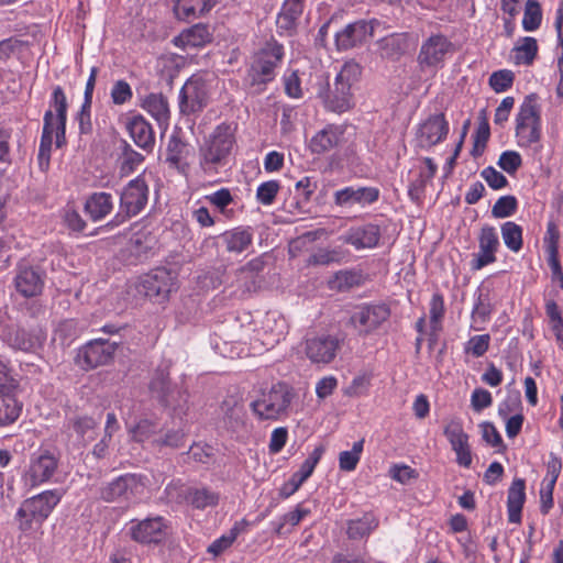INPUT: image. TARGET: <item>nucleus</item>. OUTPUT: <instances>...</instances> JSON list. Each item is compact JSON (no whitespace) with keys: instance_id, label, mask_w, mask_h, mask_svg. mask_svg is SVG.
I'll use <instances>...</instances> for the list:
<instances>
[{"instance_id":"f8f14e48","label":"nucleus","mask_w":563,"mask_h":563,"mask_svg":"<svg viewBox=\"0 0 563 563\" xmlns=\"http://www.w3.org/2000/svg\"><path fill=\"white\" fill-rule=\"evenodd\" d=\"M453 51L454 46L448 37L442 34L431 35L422 43L418 62L422 68H437Z\"/></svg>"},{"instance_id":"0e129e2a","label":"nucleus","mask_w":563,"mask_h":563,"mask_svg":"<svg viewBox=\"0 0 563 563\" xmlns=\"http://www.w3.org/2000/svg\"><path fill=\"white\" fill-rule=\"evenodd\" d=\"M280 186L277 180H268L262 183L256 190V199L264 206H269L274 202Z\"/></svg>"},{"instance_id":"bb28decb","label":"nucleus","mask_w":563,"mask_h":563,"mask_svg":"<svg viewBox=\"0 0 563 563\" xmlns=\"http://www.w3.org/2000/svg\"><path fill=\"white\" fill-rule=\"evenodd\" d=\"M67 98L60 86H55L49 99V109L56 113L54 123L56 125V145L59 147L65 142L66 120H67Z\"/></svg>"},{"instance_id":"de8ad7c7","label":"nucleus","mask_w":563,"mask_h":563,"mask_svg":"<svg viewBox=\"0 0 563 563\" xmlns=\"http://www.w3.org/2000/svg\"><path fill=\"white\" fill-rule=\"evenodd\" d=\"M542 22L541 5L537 0H527L525 5L522 27L527 32L538 30Z\"/></svg>"},{"instance_id":"ddd939ff","label":"nucleus","mask_w":563,"mask_h":563,"mask_svg":"<svg viewBox=\"0 0 563 563\" xmlns=\"http://www.w3.org/2000/svg\"><path fill=\"white\" fill-rule=\"evenodd\" d=\"M115 342L97 339L82 346L77 355V363L85 369L108 364L115 352Z\"/></svg>"},{"instance_id":"13d9d810","label":"nucleus","mask_w":563,"mask_h":563,"mask_svg":"<svg viewBox=\"0 0 563 563\" xmlns=\"http://www.w3.org/2000/svg\"><path fill=\"white\" fill-rule=\"evenodd\" d=\"M518 207V201L515 196H503L500 197L492 209V214L495 218H508L512 216Z\"/></svg>"},{"instance_id":"c03bdc74","label":"nucleus","mask_w":563,"mask_h":563,"mask_svg":"<svg viewBox=\"0 0 563 563\" xmlns=\"http://www.w3.org/2000/svg\"><path fill=\"white\" fill-rule=\"evenodd\" d=\"M21 412V405L8 394L0 391V426H8L14 422Z\"/></svg>"},{"instance_id":"9b49d317","label":"nucleus","mask_w":563,"mask_h":563,"mask_svg":"<svg viewBox=\"0 0 563 563\" xmlns=\"http://www.w3.org/2000/svg\"><path fill=\"white\" fill-rule=\"evenodd\" d=\"M58 459L49 451H41L33 454L30 464L23 475L26 485L35 487L48 482L55 474Z\"/></svg>"},{"instance_id":"e433bc0d","label":"nucleus","mask_w":563,"mask_h":563,"mask_svg":"<svg viewBox=\"0 0 563 563\" xmlns=\"http://www.w3.org/2000/svg\"><path fill=\"white\" fill-rule=\"evenodd\" d=\"M377 46L383 58L398 59L408 49V38L405 34H391L379 40Z\"/></svg>"},{"instance_id":"f03ea898","label":"nucleus","mask_w":563,"mask_h":563,"mask_svg":"<svg viewBox=\"0 0 563 563\" xmlns=\"http://www.w3.org/2000/svg\"><path fill=\"white\" fill-rule=\"evenodd\" d=\"M360 75V65L346 62L336 74L333 85L327 84L320 88L318 96L329 111L343 113L354 106L352 86L358 80Z\"/></svg>"},{"instance_id":"a18cd8bd","label":"nucleus","mask_w":563,"mask_h":563,"mask_svg":"<svg viewBox=\"0 0 563 563\" xmlns=\"http://www.w3.org/2000/svg\"><path fill=\"white\" fill-rule=\"evenodd\" d=\"M187 500L197 509L214 507L219 503V494L209 488H196L188 493Z\"/></svg>"},{"instance_id":"a19ab883","label":"nucleus","mask_w":563,"mask_h":563,"mask_svg":"<svg viewBox=\"0 0 563 563\" xmlns=\"http://www.w3.org/2000/svg\"><path fill=\"white\" fill-rule=\"evenodd\" d=\"M378 526V521L372 514H365L362 518L350 520L347 522V537L352 540H358L367 537Z\"/></svg>"},{"instance_id":"680f3d73","label":"nucleus","mask_w":563,"mask_h":563,"mask_svg":"<svg viewBox=\"0 0 563 563\" xmlns=\"http://www.w3.org/2000/svg\"><path fill=\"white\" fill-rule=\"evenodd\" d=\"M489 343V334L474 335L465 343L464 352L472 354L474 357H481L487 352Z\"/></svg>"},{"instance_id":"f257e3e1","label":"nucleus","mask_w":563,"mask_h":563,"mask_svg":"<svg viewBox=\"0 0 563 563\" xmlns=\"http://www.w3.org/2000/svg\"><path fill=\"white\" fill-rule=\"evenodd\" d=\"M236 130L235 123L221 122L205 134L198 146V163L206 175L214 176L230 164L238 143Z\"/></svg>"},{"instance_id":"052dcab7","label":"nucleus","mask_w":563,"mask_h":563,"mask_svg":"<svg viewBox=\"0 0 563 563\" xmlns=\"http://www.w3.org/2000/svg\"><path fill=\"white\" fill-rule=\"evenodd\" d=\"M185 443V433L183 430H168L164 435L154 438L152 444L155 448L168 446L177 449L183 446Z\"/></svg>"},{"instance_id":"4c0bfd02","label":"nucleus","mask_w":563,"mask_h":563,"mask_svg":"<svg viewBox=\"0 0 563 563\" xmlns=\"http://www.w3.org/2000/svg\"><path fill=\"white\" fill-rule=\"evenodd\" d=\"M113 208L112 196L108 192H95L85 203V210L93 221L108 216Z\"/></svg>"},{"instance_id":"cd10ccee","label":"nucleus","mask_w":563,"mask_h":563,"mask_svg":"<svg viewBox=\"0 0 563 563\" xmlns=\"http://www.w3.org/2000/svg\"><path fill=\"white\" fill-rule=\"evenodd\" d=\"M126 130L133 142L142 150L151 152L155 144L152 125L142 117L134 115L126 122Z\"/></svg>"},{"instance_id":"473e14b6","label":"nucleus","mask_w":563,"mask_h":563,"mask_svg":"<svg viewBox=\"0 0 563 563\" xmlns=\"http://www.w3.org/2000/svg\"><path fill=\"white\" fill-rule=\"evenodd\" d=\"M424 167L420 168L417 177L412 179L408 187V195L412 201H420L427 185L433 179L438 166L430 157L423 158Z\"/></svg>"},{"instance_id":"6e6552de","label":"nucleus","mask_w":563,"mask_h":563,"mask_svg":"<svg viewBox=\"0 0 563 563\" xmlns=\"http://www.w3.org/2000/svg\"><path fill=\"white\" fill-rule=\"evenodd\" d=\"M210 99L209 80L201 74L192 75L179 92V110L189 115L202 111Z\"/></svg>"},{"instance_id":"f704fd0d","label":"nucleus","mask_w":563,"mask_h":563,"mask_svg":"<svg viewBox=\"0 0 563 563\" xmlns=\"http://www.w3.org/2000/svg\"><path fill=\"white\" fill-rule=\"evenodd\" d=\"M43 133L41 136L40 147H38V164L40 167L45 170L49 165V155L53 143V134L56 133V125L54 123V115L52 110H47L44 113L43 118Z\"/></svg>"},{"instance_id":"774afa93","label":"nucleus","mask_w":563,"mask_h":563,"mask_svg":"<svg viewBox=\"0 0 563 563\" xmlns=\"http://www.w3.org/2000/svg\"><path fill=\"white\" fill-rule=\"evenodd\" d=\"M521 164V156L518 152L515 151L503 152L498 159L499 167L510 175L515 174Z\"/></svg>"},{"instance_id":"2eb2a0df","label":"nucleus","mask_w":563,"mask_h":563,"mask_svg":"<svg viewBox=\"0 0 563 563\" xmlns=\"http://www.w3.org/2000/svg\"><path fill=\"white\" fill-rule=\"evenodd\" d=\"M148 200V186L141 177L129 181L120 196V207L126 217L139 214L146 206Z\"/></svg>"},{"instance_id":"4d7b16f0","label":"nucleus","mask_w":563,"mask_h":563,"mask_svg":"<svg viewBox=\"0 0 563 563\" xmlns=\"http://www.w3.org/2000/svg\"><path fill=\"white\" fill-rule=\"evenodd\" d=\"M157 427L156 422L148 419H142L131 429L132 438L141 443L148 440L153 441Z\"/></svg>"},{"instance_id":"5fc2aeb1","label":"nucleus","mask_w":563,"mask_h":563,"mask_svg":"<svg viewBox=\"0 0 563 563\" xmlns=\"http://www.w3.org/2000/svg\"><path fill=\"white\" fill-rule=\"evenodd\" d=\"M548 265L552 273V279L559 282L560 287L563 288V268L559 260V246L555 241L547 245Z\"/></svg>"},{"instance_id":"a878e982","label":"nucleus","mask_w":563,"mask_h":563,"mask_svg":"<svg viewBox=\"0 0 563 563\" xmlns=\"http://www.w3.org/2000/svg\"><path fill=\"white\" fill-rule=\"evenodd\" d=\"M221 421L230 431L238 432L245 427L246 411L242 399L235 395L227 396L221 406Z\"/></svg>"},{"instance_id":"bf43d9fd","label":"nucleus","mask_w":563,"mask_h":563,"mask_svg":"<svg viewBox=\"0 0 563 563\" xmlns=\"http://www.w3.org/2000/svg\"><path fill=\"white\" fill-rule=\"evenodd\" d=\"M515 75L509 69L494 71L489 77V86L496 92L508 90L514 84Z\"/></svg>"},{"instance_id":"9d476101","label":"nucleus","mask_w":563,"mask_h":563,"mask_svg":"<svg viewBox=\"0 0 563 563\" xmlns=\"http://www.w3.org/2000/svg\"><path fill=\"white\" fill-rule=\"evenodd\" d=\"M143 476L137 474L120 475L100 488V498L107 503H125L143 493Z\"/></svg>"},{"instance_id":"aec40b11","label":"nucleus","mask_w":563,"mask_h":563,"mask_svg":"<svg viewBox=\"0 0 563 563\" xmlns=\"http://www.w3.org/2000/svg\"><path fill=\"white\" fill-rule=\"evenodd\" d=\"M499 238L494 227L484 225L478 236L479 252L474 254L471 267L474 271L482 269L496 261V252L499 249Z\"/></svg>"},{"instance_id":"7c9ffc66","label":"nucleus","mask_w":563,"mask_h":563,"mask_svg":"<svg viewBox=\"0 0 563 563\" xmlns=\"http://www.w3.org/2000/svg\"><path fill=\"white\" fill-rule=\"evenodd\" d=\"M526 501V482L522 478H515L508 489L507 511L508 520L511 523L521 522V511Z\"/></svg>"},{"instance_id":"8fccbe9b","label":"nucleus","mask_w":563,"mask_h":563,"mask_svg":"<svg viewBox=\"0 0 563 563\" xmlns=\"http://www.w3.org/2000/svg\"><path fill=\"white\" fill-rule=\"evenodd\" d=\"M144 156L133 150V147L126 142L122 141L121 143V170L124 174H129L135 170V168L143 162Z\"/></svg>"},{"instance_id":"72a5a7b5","label":"nucleus","mask_w":563,"mask_h":563,"mask_svg":"<svg viewBox=\"0 0 563 563\" xmlns=\"http://www.w3.org/2000/svg\"><path fill=\"white\" fill-rule=\"evenodd\" d=\"M218 0H176L174 11L178 19H198L208 13Z\"/></svg>"},{"instance_id":"5701e85b","label":"nucleus","mask_w":563,"mask_h":563,"mask_svg":"<svg viewBox=\"0 0 563 563\" xmlns=\"http://www.w3.org/2000/svg\"><path fill=\"white\" fill-rule=\"evenodd\" d=\"M379 198V189L376 187L349 186L336 190L333 195L334 203L339 207L351 208L355 205L367 206Z\"/></svg>"},{"instance_id":"4468645a","label":"nucleus","mask_w":563,"mask_h":563,"mask_svg":"<svg viewBox=\"0 0 563 563\" xmlns=\"http://www.w3.org/2000/svg\"><path fill=\"white\" fill-rule=\"evenodd\" d=\"M140 286L146 297L162 302L168 298L174 289L175 278L168 269L159 267L145 275Z\"/></svg>"},{"instance_id":"6e6d98bb","label":"nucleus","mask_w":563,"mask_h":563,"mask_svg":"<svg viewBox=\"0 0 563 563\" xmlns=\"http://www.w3.org/2000/svg\"><path fill=\"white\" fill-rule=\"evenodd\" d=\"M444 298L440 292H434L429 303L430 323L433 331L440 329V323L444 317Z\"/></svg>"},{"instance_id":"c756f323","label":"nucleus","mask_w":563,"mask_h":563,"mask_svg":"<svg viewBox=\"0 0 563 563\" xmlns=\"http://www.w3.org/2000/svg\"><path fill=\"white\" fill-rule=\"evenodd\" d=\"M16 291L23 297H35L42 292L43 278L33 267H20L14 278Z\"/></svg>"},{"instance_id":"7ed1b4c3","label":"nucleus","mask_w":563,"mask_h":563,"mask_svg":"<svg viewBox=\"0 0 563 563\" xmlns=\"http://www.w3.org/2000/svg\"><path fill=\"white\" fill-rule=\"evenodd\" d=\"M283 57L284 47L276 41L267 42L254 54L245 78L254 92H262L265 86L274 80L276 69L280 66Z\"/></svg>"},{"instance_id":"393cba45","label":"nucleus","mask_w":563,"mask_h":563,"mask_svg":"<svg viewBox=\"0 0 563 563\" xmlns=\"http://www.w3.org/2000/svg\"><path fill=\"white\" fill-rule=\"evenodd\" d=\"M164 519L162 517L132 520L130 526L131 538L140 543H158L164 539Z\"/></svg>"},{"instance_id":"0eeeda50","label":"nucleus","mask_w":563,"mask_h":563,"mask_svg":"<svg viewBox=\"0 0 563 563\" xmlns=\"http://www.w3.org/2000/svg\"><path fill=\"white\" fill-rule=\"evenodd\" d=\"M62 499V493L58 489L45 490L23 501L18 509L16 516L22 520L20 528L27 530L33 520L43 522Z\"/></svg>"},{"instance_id":"864d4df0","label":"nucleus","mask_w":563,"mask_h":563,"mask_svg":"<svg viewBox=\"0 0 563 563\" xmlns=\"http://www.w3.org/2000/svg\"><path fill=\"white\" fill-rule=\"evenodd\" d=\"M363 440L353 443L352 450L343 451L339 455V465L342 471L351 472L356 468L363 450Z\"/></svg>"},{"instance_id":"49530a36","label":"nucleus","mask_w":563,"mask_h":563,"mask_svg":"<svg viewBox=\"0 0 563 563\" xmlns=\"http://www.w3.org/2000/svg\"><path fill=\"white\" fill-rule=\"evenodd\" d=\"M501 236L505 245L517 253L522 247V229L519 224L507 221L501 225Z\"/></svg>"},{"instance_id":"423d86ee","label":"nucleus","mask_w":563,"mask_h":563,"mask_svg":"<svg viewBox=\"0 0 563 563\" xmlns=\"http://www.w3.org/2000/svg\"><path fill=\"white\" fill-rule=\"evenodd\" d=\"M150 389L154 397L165 407L169 408L177 417H183L187 413L188 406V391L180 386H170L168 373L157 371L150 384Z\"/></svg>"},{"instance_id":"f3484780","label":"nucleus","mask_w":563,"mask_h":563,"mask_svg":"<svg viewBox=\"0 0 563 563\" xmlns=\"http://www.w3.org/2000/svg\"><path fill=\"white\" fill-rule=\"evenodd\" d=\"M443 433L456 454L457 464L463 467H470L472 464V454L468 444V435L464 432L461 420H450L445 424Z\"/></svg>"},{"instance_id":"79ce46f5","label":"nucleus","mask_w":563,"mask_h":563,"mask_svg":"<svg viewBox=\"0 0 563 563\" xmlns=\"http://www.w3.org/2000/svg\"><path fill=\"white\" fill-rule=\"evenodd\" d=\"M538 53V43L534 37L526 36L520 44L514 47V62L517 65H531Z\"/></svg>"},{"instance_id":"e2e57ef3","label":"nucleus","mask_w":563,"mask_h":563,"mask_svg":"<svg viewBox=\"0 0 563 563\" xmlns=\"http://www.w3.org/2000/svg\"><path fill=\"white\" fill-rule=\"evenodd\" d=\"M324 452L323 446H317L310 455L303 461L300 468L295 473L300 479L306 482L313 473L314 467L319 463Z\"/></svg>"},{"instance_id":"39448f33","label":"nucleus","mask_w":563,"mask_h":563,"mask_svg":"<svg viewBox=\"0 0 563 563\" xmlns=\"http://www.w3.org/2000/svg\"><path fill=\"white\" fill-rule=\"evenodd\" d=\"M516 136L519 146H530L541 137V114L536 95L525 98L516 118Z\"/></svg>"},{"instance_id":"69168bd1","label":"nucleus","mask_w":563,"mask_h":563,"mask_svg":"<svg viewBox=\"0 0 563 563\" xmlns=\"http://www.w3.org/2000/svg\"><path fill=\"white\" fill-rule=\"evenodd\" d=\"M133 97L132 88L125 80H118L111 89V99L114 104L121 106L129 102Z\"/></svg>"},{"instance_id":"dca6fc26","label":"nucleus","mask_w":563,"mask_h":563,"mask_svg":"<svg viewBox=\"0 0 563 563\" xmlns=\"http://www.w3.org/2000/svg\"><path fill=\"white\" fill-rule=\"evenodd\" d=\"M340 347V339L330 334H322L306 341V354L308 358L316 364L331 363L335 358Z\"/></svg>"},{"instance_id":"338daca9","label":"nucleus","mask_w":563,"mask_h":563,"mask_svg":"<svg viewBox=\"0 0 563 563\" xmlns=\"http://www.w3.org/2000/svg\"><path fill=\"white\" fill-rule=\"evenodd\" d=\"M490 131H489V124L486 120H483L475 132L474 136V146L472 150L473 156H479L484 152L486 147V143L489 139Z\"/></svg>"},{"instance_id":"58836bf2","label":"nucleus","mask_w":563,"mask_h":563,"mask_svg":"<svg viewBox=\"0 0 563 563\" xmlns=\"http://www.w3.org/2000/svg\"><path fill=\"white\" fill-rule=\"evenodd\" d=\"M142 107L159 125L167 124L169 120V107L166 97L162 93H150L143 100Z\"/></svg>"},{"instance_id":"603ef678","label":"nucleus","mask_w":563,"mask_h":563,"mask_svg":"<svg viewBox=\"0 0 563 563\" xmlns=\"http://www.w3.org/2000/svg\"><path fill=\"white\" fill-rule=\"evenodd\" d=\"M493 311V303L489 298V292H484L482 289L478 291L475 305L472 310V319L474 322H486Z\"/></svg>"},{"instance_id":"4be33fe9","label":"nucleus","mask_w":563,"mask_h":563,"mask_svg":"<svg viewBox=\"0 0 563 563\" xmlns=\"http://www.w3.org/2000/svg\"><path fill=\"white\" fill-rule=\"evenodd\" d=\"M264 260L256 257L236 271L235 285L241 290L242 295H250L262 287L264 282Z\"/></svg>"},{"instance_id":"ea45409f","label":"nucleus","mask_w":563,"mask_h":563,"mask_svg":"<svg viewBox=\"0 0 563 563\" xmlns=\"http://www.w3.org/2000/svg\"><path fill=\"white\" fill-rule=\"evenodd\" d=\"M225 250L230 253H242L252 244L253 234L246 229L236 228L222 234Z\"/></svg>"},{"instance_id":"1a4fd4ad","label":"nucleus","mask_w":563,"mask_h":563,"mask_svg":"<svg viewBox=\"0 0 563 563\" xmlns=\"http://www.w3.org/2000/svg\"><path fill=\"white\" fill-rule=\"evenodd\" d=\"M389 316L390 309L385 303H364L355 308L350 324L360 336H367L376 332Z\"/></svg>"},{"instance_id":"b1692460","label":"nucleus","mask_w":563,"mask_h":563,"mask_svg":"<svg viewBox=\"0 0 563 563\" xmlns=\"http://www.w3.org/2000/svg\"><path fill=\"white\" fill-rule=\"evenodd\" d=\"M380 235V228L377 224L365 223L350 228L340 239L360 251L376 247Z\"/></svg>"},{"instance_id":"412c9836","label":"nucleus","mask_w":563,"mask_h":563,"mask_svg":"<svg viewBox=\"0 0 563 563\" xmlns=\"http://www.w3.org/2000/svg\"><path fill=\"white\" fill-rule=\"evenodd\" d=\"M0 335L10 347L23 352H34L43 344L45 339L40 331H27L14 327H2Z\"/></svg>"},{"instance_id":"c9c22d12","label":"nucleus","mask_w":563,"mask_h":563,"mask_svg":"<svg viewBox=\"0 0 563 563\" xmlns=\"http://www.w3.org/2000/svg\"><path fill=\"white\" fill-rule=\"evenodd\" d=\"M302 11L303 0H285L276 20L277 27L286 32L294 30Z\"/></svg>"},{"instance_id":"09e8293b","label":"nucleus","mask_w":563,"mask_h":563,"mask_svg":"<svg viewBox=\"0 0 563 563\" xmlns=\"http://www.w3.org/2000/svg\"><path fill=\"white\" fill-rule=\"evenodd\" d=\"M185 150L186 144L178 136H170L167 144L166 162L184 172L187 168V163L181 162Z\"/></svg>"},{"instance_id":"6ab92c4d","label":"nucleus","mask_w":563,"mask_h":563,"mask_svg":"<svg viewBox=\"0 0 563 563\" xmlns=\"http://www.w3.org/2000/svg\"><path fill=\"white\" fill-rule=\"evenodd\" d=\"M449 133V123L444 114L438 113L430 115L419 126L417 133L418 146L430 148L442 142Z\"/></svg>"},{"instance_id":"2f4dec72","label":"nucleus","mask_w":563,"mask_h":563,"mask_svg":"<svg viewBox=\"0 0 563 563\" xmlns=\"http://www.w3.org/2000/svg\"><path fill=\"white\" fill-rule=\"evenodd\" d=\"M97 424L98 422L92 417L75 415L67 419L65 426L70 438L75 435L78 444H85L92 439Z\"/></svg>"},{"instance_id":"37998d69","label":"nucleus","mask_w":563,"mask_h":563,"mask_svg":"<svg viewBox=\"0 0 563 563\" xmlns=\"http://www.w3.org/2000/svg\"><path fill=\"white\" fill-rule=\"evenodd\" d=\"M179 41L189 47H200L211 41V34L205 24H196L179 35Z\"/></svg>"},{"instance_id":"20e7f679","label":"nucleus","mask_w":563,"mask_h":563,"mask_svg":"<svg viewBox=\"0 0 563 563\" xmlns=\"http://www.w3.org/2000/svg\"><path fill=\"white\" fill-rule=\"evenodd\" d=\"M291 399V388L285 383H276L261 393L251 409L262 420H277L287 412Z\"/></svg>"},{"instance_id":"a211bd4d","label":"nucleus","mask_w":563,"mask_h":563,"mask_svg":"<svg viewBox=\"0 0 563 563\" xmlns=\"http://www.w3.org/2000/svg\"><path fill=\"white\" fill-rule=\"evenodd\" d=\"M376 21H355L347 24L343 30L335 34V44L339 51H346L362 45L374 34V23Z\"/></svg>"},{"instance_id":"3c124183","label":"nucleus","mask_w":563,"mask_h":563,"mask_svg":"<svg viewBox=\"0 0 563 563\" xmlns=\"http://www.w3.org/2000/svg\"><path fill=\"white\" fill-rule=\"evenodd\" d=\"M363 283V275L356 271H339L331 280V287L338 290H345L360 286Z\"/></svg>"},{"instance_id":"c85d7f7f","label":"nucleus","mask_w":563,"mask_h":563,"mask_svg":"<svg viewBox=\"0 0 563 563\" xmlns=\"http://www.w3.org/2000/svg\"><path fill=\"white\" fill-rule=\"evenodd\" d=\"M343 133L342 126L329 124L311 137L309 147L314 154L327 153L342 142Z\"/></svg>"}]
</instances>
